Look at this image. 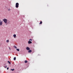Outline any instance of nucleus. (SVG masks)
Wrapping results in <instances>:
<instances>
[{"label":"nucleus","mask_w":73,"mask_h":73,"mask_svg":"<svg viewBox=\"0 0 73 73\" xmlns=\"http://www.w3.org/2000/svg\"><path fill=\"white\" fill-rule=\"evenodd\" d=\"M31 43H32V42L31 41H28V44H31Z\"/></svg>","instance_id":"39448f33"},{"label":"nucleus","mask_w":73,"mask_h":73,"mask_svg":"<svg viewBox=\"0 0 73 73\" xmlns=\"http://www.w3.org/2000/svg\"><path fill=\"white\" fill-rule=\"evenodd\" d=\"M9 50H11V48H10V47H9Z\"/></svg>","instance_id":"f3484780"},{"label":"nucleus","mask_w":73,"mask_h":73,"mask_svg":"<svg viewBox=\"0 0 73 73\" xmlns=\"http://www.w3.org/2000/svg\"><path fill=\"white\" fill-rule=\"evenodd\" d=\"M30 49L28 47H26V50H29Z\"/></svg>","instance_id":"20e7f679"},{"label":"nucleus","mask_w":73,"mask_h":73,"mask_svg":"<svg viewBox=\"0 0 73 73\" xmlns=\"http://www.w3.org/2000/svg\"><path fill=\"white\" fill-rule=\"evenodd\" d=\"M14 48H15V49H16L17 48V47H16V46H14Z\"/></svg>","instance_id":"9b49d317"},{"label":"nucleus","mask_w":73,"mask_h":73,"mask_svg":"<svg viewBox=\"0 0 73 73\" xmlns=\"http://www.w3.org/2000/svg\"><path fill=\"white\" fill-rule=\"evenodd\" d=\"M8 11H10V9H8Z\"/></svg>","instance_id":"6ab92c4d"},{"label":"nucleus","mask_w":73,"mask_h":73,"mask_svg":"<svg viewBox=\"0 0 73 73\" xmlns=\"http://www.w3.org/2000/svg\"><path fill=\"white\" fill-rule=\"evenodd\" d=\"M29 40L32 41V39H29Z\"/></svg>","instance_id":"dca6fc26"},{"label":"nucleus","mask_w":73,"mask_h":73,"mask_svg":"<svg viewBox=\"0 0 73 73\" xmlns=\"http://www.w3.org/2000/svg\"><path fill=\"white\" fill-rule=\"evenodd\" d=\"M27 62H28V61H27L25 60V63H27Z\"/></svg>","instance_id":"1a4fd4ad"},{"label":"nucleus","mask_w":73,"mask_h":73,"mask_svg":"<svg viewBox=\"0 0 73 73\" xmlns=\"http://www.w3.org/2000/svg\"><path fill=\"white\" fill-rule=\"evenodd\" d=\"M32 52V51H31V50H29V51H28V53H31Z\"/></svg>","instance_id":"423d86ee"},{"label":"nucleus","mask_w":73,"mask_h":73,"mask_svg":"<svg viewBox=\"0 0 73 73\" xmlns=\"http://www.w3.org/2000/svg\"><path fill=\"white\" fill-rule=\"evenodd\" d=\"M16 35H13V37H14V38L16 37Z\"/></svg>","instance_id":"6e6552de"},{"label":"nucleus","mask_w":73,"mask_h":73,"mask_svg":"<svg viewBox=\"0 0 73 73\" xmlns=\"http://www.w3.org/2000/svg\"><path fill=\"white\" fill-rule=\"evenodd\" d=\"M13 60H16V57H14V58L13 59Z\"/></svg>","instance_id":"ddd939ff"},{"label":"nucleus","mask_w":73,"mask_h":73,"mask_svg":"<svg viewBox=\"0 0 73 73\" xmlns=\"http://www.w3.org/2000/svg\"><path fill=\"white\" fill-rule=\"evenodd\" d=\"M3 24V22L1 21V20H0V26H2Z\"/></svg>","instance_id":"7ed1b4c3"},{"label":"nucleus","mask_w":73,"mask_h":73,"mask_svg":"<svg viewBox=\"0 0 73 73\" xmlns=\"http://www.w3.org/2000/svg\"><path fill=\"white\" fill-rule=\"evenodd\" d=\"M19 7V3H16V6H15L16 8H18Z\"/></svg>","instance_id":"f03ea898"},{"label":"nucleus","mask_w":73,"mask_h":73,"mask_svg":"<svg viewBox=\"0 0 73 73\" xmlns=\"http://www.w3.org/2000/svg\"><path fill=\"white\" fill-rule=\"evenodd\" d=\"M8 62L9 63V64H11V63L10 62H9V61H8Z\"/></svg>","instance_id":"2eb2a0df"},{"label":"nucleus","mask_w":73,"mask_h":73,"mask_svg":"<svg viewBox=\"0 0 73 73\" xmlns=\"http://www.w3.org/2000/svg\"><path fill=\"white\" fill-rule=\"evenodd\" d=\"M11 70L12 71H13L14 70H15V69H11Z\"/></svg>","instance_id":"9d476101"},{"label":"nucleus","mask_w":73,"mask_h":73,"mask_svg":"<svg viewBox=\"0 0 73 73\" xmlns=\"http://www.w3.org/2000/svg\"><path fill=\"white\" fill-rule=\"evenodd\" d=\"M7 67V66H5V68H6Z\"/></svg>","instance_id":"a211bd4d"},{"label":"nucleus","mask_w":73,"mask_h":73,"mask_svg":"<svg viewBox=\"0 0 73 73\" xmlns=\"http://www.w3.org/2000/svg\"><path fill=\"white\" fill-rule=\"evenodd\" d=\"M17 51H19V49H17Z\"/></svg>","instance_id":"4468645a"},{"label":"nucleus","mask_w":73,"mask_h":73,"mask_svg":"<svg viewBox=\"0 0 73 73\" xmlns=\"http://www.w3.org/2000/svg\"><path fill=\"white\" fill-rule=\"evenodd\" d=\"M42 21H40V23H39V24H42Z\"/></svg>","instance_id":"0eeeda50"},{"label":"nucleus","mask_w":73,"mask_h":73,"mask_svg":"<svg viewBox=\"0 0 73 73\" xmlns=\"http://www.w3.org/2000/svg\"><path fill=\"white\" fill-rule=\"evenodd\" d=\"M9 69V68L8 67L7 68V70H8V69Z\"/></svg>","instance_id":"aec40b11"},{"label":"nucleus","mask_w":73,"mask_h":73,"mask_svg":"<svg viewBox=\"0 0 73 73\" xmlns=\"http://www.w3.org/2000/svg\"><path fill=\"white\" fill-rule=\"evenodd\" d=\"M6 42H9V40H6Z\"/></svg>","instance_id":"f8f14e48"},{"label":"nucleus","mask_w":73,"mask_h":73,"mask_svg":"<svg viewBox=\"0 0 73 73\" xmlns=\"http://www.w3.org/2000/svg\"><path fill=\"white\" fill-rule=\"evenodd\" d=\"M3 22H4V23H5V24H6L7 23V19H3Z\"/></svg>","instance_id":"f257e3e1"}]
</instances>
